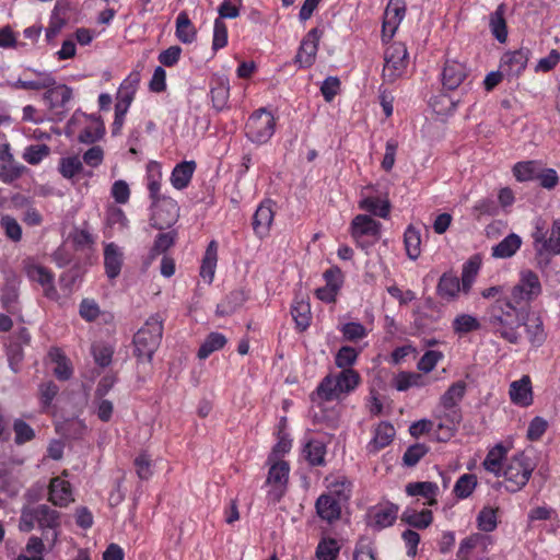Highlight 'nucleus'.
<instances>
[{
  "instance_id": "f257e3e1",
  "label": "nucleus",
  "mask_w": 560,
  "mask_h": 560,
  "mask_svg": "<svg viewBox=\"0 0 560 560\" xmlns=\"http://www.w3.org/2000/svg\"><path fill=\"white\" fill-rule=\"evenodd\" d=\"M527 308L508 298L498 299L487 308L483 322L494 335L509 343L518 345L522 339L518 328Z\"/></svg>"
},
{
  "instance_id": "f03ea898",
  "label": "nucleus",
  "mask_w": 560,
  "mask_h": 560,
  "mask_svg": "<svg viewBox=\"0 0 560 560\" xmlns=\"http://www.w3.org/2000/svg\"><path fill=\"white\" fill-rule=\"evenodd\" d=\"M532 238L536 267L544 272L549 267L552 257L560 255V219L552 222L550 231L546 228L545 221L536 220Z\"/></svg>"
},
{
  "instance_id": "7ed1b4c3",
  "label": "nucleus",
  "mask_w": 560,
  "mask_h": 560,
  "mask_svg": "<svg viewBox=\"0 0 560 560\" xmlns=\"http://www.w3.org/2000/svg\"><path fill=\"white\" fill-rule=\"evenodd\" d=\"M163 320L155 314L133 336V354L139 363H151L155 351L161 345Z\"/></svg>"
},
{
  "instance_id": "20e7f679",
  "label": "nucleus",
  "mask_w": 560,
  "mask_h": 560,
  "mask_svg": "<svg viewBox=\"0 0 560 560\" xmlns=\"http://www.w3.org/2000/svg\"><path fill=\"white\" fill-rule=\"evenodd\" d=\"M360 374L353 369H346L338 374H329L325 376L317 386V396L325 400L331 401L339 399L340 395L349 394L360 384Z\"/></svg>"
},
{
  "instance_id": "39448f33",
  "label": "nucleus",
  "mask_w": 560,
  "mask_h": 560,
  "mask_svg": "<svg viewBox=\"0 0 560 560\" xmlns=\"http://www.w3.org/2000/svg\"><path fill=\"white\" fill-rule=\"evenodd\" d=\"M535 462L525 452L510 458L503 469L504 487L509 492H517L526 486L534 469Z\"/></svg>"
},
{
  "instance_id": "423d86ee",
  "label": "nucleus",
  "mask_w": 560,
  "mask_h": 560,
  "mask_svg": "<svg viewBox=\"0 0 560 560\" xmlns=\"http://www.w3.org/2000/svg\"><path fill=\"white\" fill-rule=\"evenodd\" d=\"M35 523L42 529H51L54 539L57 537L56 528L60 525V513L46 504L36 508H24L21 512L19 527L22 532H31Z\"/></svg>"
},
{
  "instance_id": "0eeeda50",
  "label": "nucleus",
  "mask_w": 560,
  "mask_h": 560,
  "mask_svg": "<svg viewBox=\"0 0 560 560\" xmlns=\"http://www.w3.org/2000/svg\"><path fill=\"white\" fill-rule=\"evenodd\" d=\"M408 50L404 43L395 42L384 51L382 77L386 83H394L402 77L408 66Z\"/></svg>"
},
{
  "instance_id": "6e6552de",
  "label": "nucleus",
  "mask_w": 560,
  "mask_h": 560,
  "mask_svg": "<svg viewBox=\"0 0 560 560\" xmlns=\"http://www.w3.org/2000/svg\"><path fill=\"white\" fill-rule=\"evenodd\" d=\"M381 226V223L370 215L358 214L351 222L350 234L359 247L369 249L378 242Z\"/></svg>"
},
{
  "instance_id": "1a4fd4ad",
  "label": "nucleus",
  "mask_w": 560,
  "mask_h": 560,
  "mask_svg": "<svg viewBox=\"0 0 560 560\" xmlns=\"http://www.w3.org/2000/svg\"><path fill=\"white\" fill-rule=\"evenodd\" d=\"M541 294L538 276L529 269L522 270L518 282L512 288L509 300L520 306L529 307V303Z\"/></svg>"
},
{
  "instance_id": "9d476101",
  "label": "nucleus",
  "mask_w": 560,
  "mask_h": 560,
  "mask_svg": "<svg viewBox=\"0 0 560 560\" xmlns=\"http://www.w3.org/2000/svg\"><path fill=\"white\" fill-rule=\"evenodd\" d=\"M275 118L266 109L254 113L246 124V136L252 142L266 143L275 132Z\"/></svg>"
},
{
  "instance_id": "9b49d317",
  "label": "nucleus",
  "mask_w": 560,
  "mask_h": 560,
  "mask_svg": "<svg viewBox=\"0 0 560 560\" xmlns=\"http://www.w3.org/2000/svg\"><path fill=\"white\" fill-rule=\"evenodd\" d=\"M179 218V207L171 197H162L161 200L152 202V214L150 224L158 230H165L173 226Z\"/></svg>"
},
{
  "instance_id": "f8f14e48",
  "label": "nucleus",
  "mask_w": 560,
  "mask_h": 560,
  "mask_svg": "<svg viewBox=\"0 0 560 560\" xmlns=\"http://www.w3.org/2000/svg\"><path fill=\"white\" fill-rule=\"evenodd\" d=\"M322 35L323 31L314 27L304 36L294 59L300 68H308L315 62Z\"/></svg>"
},
{
  "instance_id": "ddd939ff",
  "label": "nucleus",
  "mask_w": 560,
  "mask_h": 560,
  "mask_svg": "<svg viewBox=\"0 0 560 560\" xmlns=\"http://www.w3.org/2000/svg\"><path fill=\"white\" fill-rule=\"evenodd\" d=\"M522 326L525 328L529 345L535 349L542 347L547 340V331L541 316L537 313H532L530 307H528L526 315L523 317Z\"/></svg>"
},
{
  "instance_id": "4468645a",
  "label": "nucleus",
  "mask_w": 560,
  "mask_h": 560,
  "mask_svg": "<svg viewBox=\"0 0 560 560\" xmlns=\"http://www.w3.org/2000/svg\"><path fill=\"white\" fill-rule=\"evenodd\" d=\"M530 51L521 47L517 50L505 52L501 58L500 69L506 77L517 78L526 68Z\"/></svg>"
},
{
  "instance_id": "2eb2a0df",
  "label": "nucleus",
  "mask_w": 560,
  "mask_h": 560,
  "mask_svg": "<svg viewBox=\"0 0 560 560\" xmlns=\"http://www.w3.org/2000/svg\"><path fill=\"white\" fill-rule=\"evenodd\" d=\"M397 513L398 506L392 503L372 508L368 513V525L377 530L389 527L395 523Z\"/></svg>"
},
{
  "instance_id": "dca6fc26",
  "label": "nucleus",
  "mask_w": 560,
  "mask_h": 560,
  "mask_svg": "<svg viewBox=\"0 0 560 560\" xmlns=\"http://www.w3.org/2000/svg\"><path fill=\"white\" fill-rule=\"evenodd\" d=\"M49 501L56 506H67L73 502L72 489L69 481L55 477L49 485Z\"/></svg>"
},
{
  "instance_id": "f3484780",
  "label": "nucleus",
  "mask_w": 560,
  "mask_h": 560,
  "mask_svg": "<svg viewBox=\"0 0 560 560\" xmlns=\"http://www.w3.org/2000/svg\"><path fill=\"white\" fill-rule=\"evenodd\" d=\"M510 398L513 404L521 407H528L533 404L532 382L528 375L514 381L510 385Z\"/></svg>"
},
{
  "instance_id": "a211bd4d",
  "label": "nucleus",
  "mask_w": 560,
  "mask_h": 560,
  "mask_svg": "<svg viewBox=\"0 0 560 560\" xmlns=\"http://www.w3.org/2000/svg\"><path fill=\"white\" fill-rule=\"evenodd\" d=\"M315 508L318 516L328 523H332L340 518L341 506L339 500H337L332 494L319 495L316 500Z\"/></svg>"
},
{
  "instance_id": "6ab92c4d",
  "label": "nucleus",
  "mask_w": 560,
  "mask_h": 560,
  "mask_svg": "<svg viewBox=\"0 0 560 560\" xmlns=\"http://www.w3.org/2000/svg\"><path fill=\"white\" fill-rule=\"evenodd\" d=\"M273 202L270 199L262 201L253 218L255 233L260 236L267 234L273 221Z\"/></svg>"
},
{
  "instance_id": "aec40b11",
  "label": "nucleus",
  "mask_w": 560,
  "mask_h": 560,
  "mask_svg": "<svg viewBox=\"0 0 560 560\" xmlns=\"http://www.w3.org/2000/svg\"><path fill=\"white\" fill-rule=\"evenodd\" d=\"M466 78L464 65L457 61H446L442 72V83L447 90H455Z\"/></svg>"
},
{
  "instance_id": "412c9836",
  "label": "nucleus",
  "mask_w": 560,
  "mask_h": 560,
  "mask_svg": "<svg viewBox=\"0 0 560 560\" xmlns=\"http://www.w3.org/2000/svg\"><path fill=\"white\" fill-rule=\"evenodd\" d=\"M122 266V253L115 243L105 246L104 267L106 276L115 279L119 276Z\"/></svg>"
},
{
  "instance_id": "4be33fe9",
  "label": "nucleus",
  "mask_w": 560,
  "mask_h": 560,
  "mask_svg": "<svg viewBox=\"0 0 560 560\" xmlns=\"http://www.w3.org/2000/svg\"><path fill=\"white\" fill-rule=\"evenodd\" d=\"M444 412L441 416V421L438 425L440 430H444V436L441 440H448L454 435L457 425L460 423L463 417L459 407H443Z\"/></svg>"
},
{
  "instance_id": "5701e85b",
  "label": "nucleus",
  "mask_w": 560,
  "mask_h": 560,
  "mask_svg": "<svg viewBox=\"0 0 560 560\" xmlns=\"http://www.w3.org/2000/svg\"><path fill=\"white\" fill-rule=\"evenodd\" d=\"M44 94V98L49 103L50 108H65L72 98V89L66 84L52 85Z\"/></svg>"
},
{
  "instance_id": "b1692460",
  "label": "nucleus",
  "mask_w": 560,
  "mask_h": 560,
  "mask_svg": "<svg viewBox=\"0 0 560 560\" xmlns=\"http://www.w3.org/2000/svg\"><path fill=\"white\" fill-rule=\"evenodd\" d=\"M196 170V162L195 161H184L178 163L171 175V183L174 188L182 190L186 188L194 175V172Z\"/></svg>"
},
{
  "instance_id": "393cba45",
  "label": "nucleus",
  "mask_w": 560,
  "mask_h": 560,
  "mask_svg": "<svg viewBox=\"0 0 560 560\" xmlns=\"http://www.w3.org/2000/svg\"><path fill=\"white\" fill-rule=\"evenodd\" d=\"M395 436L394 427L386 421L381 422L374 432V438L369 444L370 452H378L389 445Z\"/></svg>"
},
{
  "instance_id": "a878e982",
  "label": "nucleus",
  "mask_w": 560,
  "mask_h": 560,
  "mask_svg": "<svg viewBox=\"0 0 560 560\" xmlns=\"http://www.w3.org/2000/svg\"><path fill=\"white\" fill-rule=\"evenodd\" d=\"M406 8L399 0H390L385 10V20L383 22V33L390 30V37L396 31L398 24L401 22L405 15Z\"/></svg>"
},
{
  "instance_id": "bb28decb",
  "label": "nucleus",
  "mask_w": 560,
  "mask_h": 560,
  "mask_svg": "<svg viewBox=\"0 0 560 560\" xmlns=\"http://www.w3.org/2000/svg\"><path fill=\"white\" fill-rule=\"evenodd\" d=\"M439 491V487L436 483L431 481H418L410 482L406 486V493L408 495H421L428 499L429 505H434L438 503L436 494Z\"/></svg>"
},
{
  "instance_id": "cd10ccee",
  "label": "nucleus",
  "mask_w": 560,
  "mask_h": 560,
  "mask_svg": "<svg viewBox=\"0 0 560 560\" xmlns=\"http://www.w3.org/2000/svg\"><path fill=\"white\" fill-rule=\"evenodd\" d=\"M400 520L417 529H425L432 524L433 514L430 510H422L418 512L415 509H406L402 512Z\"/></svg>"
},
{
  "instance_id": "c85d7f7f",
  "label": "nucleus",
  "mask_w": 560,
  "mask_h": 560,
  "mask_svg": "<svg viewBox=\"0 0 560 560\" xmlns=\"http://www.w3.org/2000/svg\"><path fill=\"white\" fill-rule=\"evenodd\" d=\"M218 260V245L215 241H211L206 249L205 257L200 267V277L211 283L214 277Z\"/></svg>"
},
{
  "instance_id": "c756f323",
  "label": "nucleus",
  "mask_w": 560,
  "mask_h": 560,
  "mask_svg": "<svg viewBox=\"0 0 560 560\" xmlns=\"http://www.w3.org/2000/svg\"><path fill=\"white\" fill-rule=\"evenodd\" d=\"M521 245L522 238L517 234L511 233L492 247V256L495 258H510L520 249Z\"/></svg>"
},
{
  "instance_id": "7c9ffc66",
  "label": "nucleus",
  "mask_w": 560,
  "mask_h": 560,
  "mask_svg": "<svg viewBox=\"0 0 560 560\" xmlns=\"http://www.w3.org/2000/svg\"><path fill=\"white\" fill-rule=\"evenodd\" d=\"M246 301V294L243 290L230 292L225 299L218 304L217 314L219 316H229L236 312Z\"/></svg>"
},
{
  "instance_id": "2f4dec72",
  "label": "nucleus",
  "mask_w": 560,
  "mask_h": 560,
  "mask_svg": "<svg viewBox=\"0 0 560 560\" xmlns=\"http://www.w3.org/2000/svg\"><path fill=\"white\" fill-rule=\"evenodd\" d=\"M505 7L500 4L497 10L490 15V28L494 38L499 43H505L508 38V26L504 19Z\"/></svg>"
},
{
  "instance_id": "473e14b6",
  "label": "nucleus",
  "mask_w": 560,
  "mask_h": 560,
  "mask_svg": "<svg viewBox=\"0 0 560 560\" xmlns=\"http://www.w3.org/2000/svg\"><path fill=\"white\" fill-rule=\"evenodd\" d=\"M197 35L196 28L192 25L186 11H182L176 19V36L184 44H190L195 40Z\"/></svg>"
},
{
  "instance_id": "72a5a7b5",
  "label": "nucleus",
  "mask_w": 560,
  "mask_h": 560,
  "mask_svg": "<svg viewBox=\"0 0 560 560\" xmlns=\"http://www.w3.org/2000/svg\"><path fill=\"white\" fill-rule=\"evenodd\" d=\"M506 455V448L501 444L493 446L487 454L482 466L489 472L500 476L502 470V460Z\"/></svg>"
},
{
  "instance_id": "f704fd0d",
  "label": "nucleus",
  "mask_w": 560,
  "mask_h": 560,
  "mask_svg": "<svg viewBox=\"0 0 560 560\" xmlns=\"http://www.w3.org/2000/svg\"><path fill=\"white\" fill-rule=\"evenodd\" d=\"M267 477V483L277 486V487H285L289 479L290 467L289 464L284 460H272Z\"/></svg>"
},
{
  "instance_id": "c9c22d12",
  "label": "nucleus",
  "mask_w": 560,
  "mask_h": 560,
  "mask_svg": "<svg viewBox=\"0 0 560 560\" xmlns=\"http://www.w3.org/2000/svg\"><path fill=\"white\" fill-rule=\"evenodd\" d=\"M466 387L467 385L464 381L453 383L441 396L440 405L442 407H458L465 396Z\"/></svg>"
},
{
  "instance_id": "e433bc0d",
  "label": "nucleus",
  "mask_w": 560,
  "mask_h": 560,
  "mask_svg": "<svg viewBox=\"0 0 560 560\" xmlns=\"http://www.w3.org/2000/svg\"><path fill=\"white\" fill-rule=\"evenodd\" d=\"M404 243L407 256L416 260L421 254V234L413 225H409L404 234Z\"/></svg>"
},
{
  "instance_id": "4c0bfd02",
  "label": "nucleus",
  "mask_w": 560,
  "mask_h": 560,
  "mask_svg": "<svg viewBox=\"0 0 560 560\" xmlns=\"http://www.w3.org/2000/svg\"><path fill=\"white\" fill-rule=\"evenodd\" d=\"M225 345L226 338L224 335L220 332H211L200 346L197 355L200 360H205L214 351L222 349Z\"/></svg>"
},
{
  "instance_id": "58836bf2",
  "label": "nucleus",
  "mask_w": 560,
  "mask_h": 560,
  "mask_svg": "<svg viewBox=\"0 0 560 560\" xmlns=\"http://www.w3.org/2000/svg\"><path fill=\"white\" fill-rule=\"evenodd\" d=\"M148 190L152 202L161 200L163 197L160 194L161 190V168L155 162H151L148 165Z\"/></svg>"
},
{
  "instance_id": "ea45409f",
  "label": "nucleus",
  "mask_w": 560,
  "mask_h": 560,
  "mask_svg": "<svg viewBox=\"0 0 560 560\" xmlns=\"http://www.w3.org/2000/svg\"><path fill=\"white\" fill-rule=\"evenodd\" d=\"M292 317L296 327L303 331L310 326L311 307L310 304L303 300H295L291 308Z\"/></svg>"
},
{
  "instance_id": "a19ab883",
  "label": "nucleus",
  "mask_w": 560,
  "mask_h": 560,
  "mask_svg": "<svg viewBox=\"0 0 560 560\" xmlns=\"http://www.w3.org/2000/svg\"><path fill=\"white\" fill-rule=\"evenodd\" d=\"M459 289L458 278L448 273L442 275L436 288L438 294L447 300L455 298Z\"/></svg>"
},
{
  "instance_id": "79ce46f5",
  "label": "nucleus",
  "mask_w": 560,
  "mask_h": 560,
  "mask_svg": "<svg viewBox=\"0 0 560 560\" xmlns=\"http://www.w3.org/2000/svg\"><path fill=\"white\" fill-rule=\"evenodd\" d=\"M539 163L536 161L517 162L513 166V175L518 182H527L537 178Z\"/></svg>"
},
{
  "instance_id": "37998d69",
  "label": "nucleus",
  "mask_w": 560,
  "mask_h": 560,
  "mask_svg": "<svg viewBox=\"0 0 560 560\" xmlns=\"http://www.w3.org/2000/svg\"><path fill=\"white\" fill-rule=\"evenodd\" d=\"M360 208L374 215L386 219L389 215L390 203L388 200L380 201L377 198L366 197L360 201Z\"/></svg>"
},
{
  "instance_id": "c03bdc74",
  "label": "nucleus",
  "mask_w": 560,
  "mask_h": 560,
  "mask_svg": "<svg viewBox=\"0 0 560 560\" xmlns=\"http://www.w3.org/2000/svg\"><path fill=\"white\" fill-rule=\"evenodd\" d=\"M2 308L8 313L15 315L20 312L19 308V290L13 284H8L3 288L1 293Z\"/></svg>"
},
{
  "instance_id": "a18cd8bd",
  "label": "nucleus",
  "mask_w": 560,
  "mask_h": 560,
  "mask_svg": "<svg viewBox=\"0 0 560 560\" xmlns=\"http://www.w3.org/2000/svg\"><path fill=\"white\" fill-rule=\"evenodd\" d=\"M425 385V381L421 374L411 372H400L395 377V388L405 392L410 387H421Z\"/></svg>"
},
{
  "instance_id": "49530a36",
  "label": "nucleus",
  "mask_w": 560,
  "mask_h": 560,
  "mask_svg": "<svg viewBox=\"0 0 560 560\" xmlns=\"http://www.w3.org/2000/svg\"><path fill=\"white\" fill-rule=\"evenodd\" d=\"M477 487V477L472 474H464L456 481L453 492L458 499L468 498Z\"/></svg>"
},
{
  "instance_id": "de8ad7c7",
  "label": "nucleus",
  "mask_w": 560,
  "mask_h": 560,
  "mask_svg": "<svg viewBox=\"0 0 560 560\" xmlns=\"http://www.w3.org/2000/svg\"><path fill=\"white\" fill-rule=\"evenodd\" d=\"M39 75L42 78L39 80H34V81H24V80L19 79L14 83H12L11 86L14 89L38 91V90L48 89V88L55 85L56 80L51 74L39 73Z\"/></svg>"
},
{
  "instance_id": "09e8293b",
  "label": "nucleus",
  "mask_w": 560,
  "mask_h": 560,
  "mask_svg": "<svg viewBox=\"0 0 560 560\" xmlns=\"http://www.w3.org/2000/svg\"><path fill=\"white\" fill-rule=\"evenodd\" d=\"M497 512L498 510L491 506L482 508L477 516L478 528L486 533L493 532L498 526Z\"/></svg>"
},
{
  "instance_id": "8fccbe9b",
  "label": "nucleus",
  "mask_w": 560,
  "mask_h": 560,
  "mask_svg": "<svg viewBox=\"0 0 560 560\" xmlns=\"http://www.w3.org/2000/svg\"><path fill=\"white\" fill-rule=\"evenodd\" d=\"M25 272L32 281L37 282L42 287H46V284L54 281V275L42 265L27 264L25 266Z\"/></svg>"
},
{
  "instance_id": "3c124183",
  "label": "nucleus",
  "mask_w": 560,
  "mask_h": 560,
  "mask_svg": "<svg viewBox=\"0 0 560 560\" xmlns=\"http://www.w3.org/2000/svg\"><path fill=\"white\" fill-rule=\"evenodd\" d=\"M50 357L56 362L54 374L60 381H68L72 376V368L69 360L58 349L50 351Z\"/></svg>"
},
{
  "instance_id": "603ef678",
  "label": "nucleus",
  "mask_w": 560,
  "mask_h": 560,
  "mask_svg": "<svg viewBox=\"0 0 560 560\" xmlns=\"http://www.w3.org/2000/svg\"><path fill=\"white\" fill-rule=\"evenodd\" d=\"M304 453L312 466H319L325 462L326 447L319 441H310L304 447Z\"/></svg>"
},
{
  "instance_id": "864d4df0",
  "label": "nucleus",
  "mask_w": 560,
  "mask_h": 560,
  "mask_svg": "<svg viewBox=\"0 0 560 560\" xmlns=\"http://www.w3.org/2000/svg\"><path fill=\"white\" fill-rule=\"evenodd\" d=\"M26 167L15 161L0 165V180L4 184H11L19 179Z\"/></svg>"
},
{
  "instance_id": "5fc2aeb1",
  "label": "nucleus",
  "mask_w": 560,
  "mask_h": 560,
  "mask_svg": "<svg viewBox=\"0 0 560 560\" xmlns=\"http://www.w3.org/2000/svg\"><path fill=\"white\" fill-rule=\"evenodd\" d=\"M480 328L479 320L469 315L462 314L455 317L453 320V329L456 334L464 335Z\"/></svg>"
},
{
  "instance_id": "6e6d98bb",
  "label": "nucleus",
  "mask_w": 560,
  "mask_h": 560,
  "mask_svg": "<svg viewBox=\"0 0 560 560\" xmlns=\"http://www.w3.org/2000/svg\"><path fill=\"white\" fill-rule=\"evenodd\" d=\"M480 268L478 257L470 258L463 267L462 285L464 292H468Z\"/></svg>"
},
{
  "instance_id": "4d7b16f0",
  "label": "nucleus",
  "mask_w": 560,
  "mask_h": 560,
  "mask_svg": "<svg viewBox=\"0 0 560 560\" xmlns=\"http://www.w3.org/2000/svg\"><path fill=\"white\" fill-rule=\"evenodd\" d=\"M428 452L429 447L425 444L417 443L410 445L402 456V463L407 467H413L427 455Z\"/></svg>"
},
{
  "instance_id": "13d9d810",
  "label": "nucleus",
  "mask_w": 560,
  "mask_h": 560,
  "mask_svg": "<svg viewBox=\"0 0 560 560\" xmlns=\"http://www.w3.org/2000/svg\"><path fill=\"white\" fill-rule=\"evenodd\" d=\"M82 171L83 163L78 156H69L61 159L59 172L65 178H72Z\"/></svg>"
},
{
  "instance_id": "bf43d9fd",
  "label": "nucleus",
  "mask_w": 560,
  "mask_h": 560,
  "mask_svg": "<svg viewBox=\"0 0 560 560\" xmlns=\"http://www.w3.org/2000/svg\"><path fill=\"white\" fill-rule=\"evenodd\" d=\"M50 149L47 144H33L25 149L23 159L31 165L38 164L44 158L49 155Z\"/></svg>"
},
{
  "instance_id": "052dcab7",
  "label": "nucleus",
  "mask_w": 560,
  "mask_h": 560,
  "mask_svg": "<svg viewBox=\"0 0 560 560\" xmlns=\"http://www.w3.org/2000/svg\"><path fill=\"white\" fill-rule=\"evenodd\" d=\"M176 235L175 231L159 234L151 248V256L155 257L165 253L171 246H173Z\"/></svg>"
},
{
  "instance_id": "680f3d73",
  "label": "nucleus",
  "mask_w": 560,
  "mask_h": 560,
  "mask_svg": "<svg viewBox=\"0 0 560 560\" xmlns=\"http://www.w3.org/2000/svg\"><path fill=\"white\" fill-rule=\"evenodd\" d=\"M357 358L358 352L354 348L343 346L338 350L335 358V363L342 370L351 369V365L355 362Z\"/></svg>"
},
{
  "instance_id": "e2e57ef3",
  "label": "nucleus",
  "mask_w": 560,
  "mask_h": 560,
  "mask_svg": "<svg viewBox=\"0 0 560 560\" xmlns=\"http://www.w3.org/2000/svg\"><path fill=\"white\" fill-rule=\"evenodd\" d=\"M13 430L15 433L14 442L18 445L30 442L34 439L35 432L28 423L22 419H16L13 423Z\"/></svg>"
},
{
  "instance_id": "0e129e2a",
  "label": "nucleus",
  "mask_w": 560,
  "mask_h": 560,
  "mask_svg": "<svg viewBox=\"0 0 560 560\" xmlns=\"http://www.w3.org/2000/svg\"><path fill=\"white\" fill-rule=\"evenodd\" d=\"M210 94L213 107L217 110H222L226 107L230 95V88L228 84L219 83L217 86L211 89Z\"/></svg>"
},
{
  "instance_id": "69168bd1",
  "label": "nucleus",
  "mask_w": 560,
  "mask_h": 560,
  "mask_svg": "<svg viewBox=\"0 0 560 560\" xmlns=\"http://www.w3.org/2000/svg\"><path fill=\"white\" fill-rule=\"evenodd\" d=\"M59 393V386L52 381L39 385V399L43 409L50 407L52 400Z\"/></svg>"
},
{
  "instance_id": "338daca9",
  "label": "nucleus",
  "mask_w": 560,
  "mask_h": 560,
  "mask_svg": "<svg viewBox=\"0 0 560 560\" xmlns=\"http://www.w3.org/2000/svg\"><path fill=\"white\" fill-rule=\"evenodd\" d=\"M339 552V547L335 539L320 541L316 548V557L318 560H335Z\"/></svg>"
},
{
  "instance_id": "774afa93",
  "label": "nucleus",
  "mask_w": 560,
  "mask_h": 560,
  "mask_svg": "<svg viewBox=\"0 0 560 560\" xmlns=\"http://www.w3.org/2000/svg\"><path fill=\"white\" fill-rule=\"evenodd\" d=\"M442 358L443 353L441 351L428 350L420 358L417 364L418 370L424 373H430Z\"/></svg>"
}]
</instances>
